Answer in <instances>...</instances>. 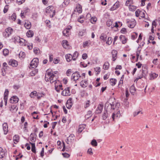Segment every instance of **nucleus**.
Wrapping results in <instances>:
<instances>
[{
    "label": "nucleus",
    "mask_w": 160,
    "mask_h": 160,
    "mask_svg": "<svg viewBox=\"0 0 160 160\" xmlns=\"http://www.w3.org/2000/svg\"><path fill=\"white\" fill-rule=\"evenodd\" d=\"M55 77L54 74L51 72V70L48 69L46 72L45 80L46 82H48L50 81L51 83H53L55 82L57 79L56 78H55Z\"/></svg>",
    "instance_id": "f257e3e1"
},
{
    "label": "nucleus",
    "mask_w": 160,
    "mask_h": 160,
    "mask_svg": "<svg viewBox=\"0 0 160 160\" xmlns=\"http://www.w3.org/2000/svg\"><path fill=\"white\" fill-rule=\"evenodd\" d=\"M104 109L105 110L108 111L109 113H110L112 110L115 109L114 102H112L111 103L108 101L105 104Z\"/></svg>",
    "instance_id": "f03ea898"
},
{
    "label": "nucleus",
    "mask_w": 160,
    "mask_h": 160,
    "mask_svg": "<svg viewBox=\"0 0 160 160\" xmlns=\"http://www.w3.org/2000/svg\"><path fill=\"white\" fill-rule=\"evenodd\" d=\"M46 13L50 14V16L51 17H52L55 15V11L54 10L53 7L52 6H49L46 9Z\"/></svg>",
    "instance_id": "7ed1b4c3"
},
{
    "label": "nucleus",
    "mask_w": 160,
    "mask_h": 160,
    "mask_svg": "<svg viewBox=\"0 0 160 160\" xmlns=\"http://www.w3.org/2000/svg\"><path fill=\"white\" fill-rule=\"evenodd\" d=\"M13 32V29L11 27H8L5 29V32L3 33V35L5 38H8L11 35Z\"/></svg>",
    "instance_id": "20e7f679"
},
{
    "label": "nucleus",
    "mask_w": 160,
    "mask_h": 160,
    "mask_svg": "<svg viewBox=\"0 0 160 160\" xmlns=\"http://www.w3.org/2000/svg\"><path fill=\"white\" fill-rule=\"evenodd\" d=\"M38 63V59L37 58H34L31 62L30 67L32 68H35L37 67Z\"/></svg>",
    "instance_id": "39448f33"
},
{
    "label": "nucleus",
    "mask_w": 160,
    "mask_h": 160,
    "mask_svg": "<svg viewBox=\"0 0 160 160\" xmlns=\"http://www.w3.org/2000/svg\"><path fill=\"white\" fill-rule=\"evenodd\" d=\"M62 94L64 96H68L70 95V88L68 87L65 88L62 92Z\"/></svg>",
    "instance_id": "423d86ee"
},
{
    "label": "nucleus",
    "mask_w": 160,
    "mask_h": 160,
    "mask_svg": "<svg viewBox=\"0 0 160 160\" xmlns=\"http://www.w3.org/2000/svg\"><path fill=\"white\" fill-rule=\"evenodd\" d=\"M79 72H74L72 75V78L74 81H76L79 78L81 77Z\"/></svg>",
    "instance_id": "0eeeda50"
},
{
    "label": "nucleus",
    "mask_w": 160,
    "mask_h": 160,
    "mask_svg": "<svg viewBox=\"0 0 160 160\" xmlns=\"http://www.w3.org/2000/svg\"><path fill=\"white\" fill-rule=\"evenodd\" d=\"M74 135L73 134H71L70 136L68 138L67 140L66 141V142L68 144H70L73 142L74 140Z\"/></svg>",
    "instance_id": "6e6552de"
},
{
    "label": "nucleus",
    "mask_w": 160,
    "mask_h": 160,
    "mask_svg": "<svg viewBox=\"0 0 160 160\" xmlns=\"http://www.w3.org/2000/svg\"><path fill=\"white\" fill-rule=\"evenodd\" d=\"M19 99L16 96L12 97L10 100V102L12 103H16L18 101Z\"/></svg>",
    "instance_id": "1a4fd4ad"
},
{
    "label": "nucleus",
    "mask_w": 160,
    "mask_h": 160,
    "mask_svg": "<svg viewBox=\"0 0 160 160\" xmlns=\"http://www.w3.org/2000/svg\"><path fill=\"white\" fill-rule=\"evenodd\" d=\"M36 134L32 133L30 135V140L32 142H34L36 140Z\"/></svg>",
    "instance_id": "9d476101"
},
{
    "label": "nucleus",
    "mask_w": 160,
    "mask_h": 160,
    "mask_svg": "<svg viewBox=\"0 0 160 160\" xmlns=\"http://www.w3.org/2000/svg\"><path fill=\"white\" fill-rule=\"evenodd\" d=\"M103 104H99L96 109V113H101L103 109Z\"/></svg>",
    "instance_id": "9b49d317"
},
{
    "label": "nucleus",
    "mask_w": 160,
    "mask_h": 160,
    "mask_svg": "<svg viewBox=\"0 0 160 160\" xmlns=\"http://www.w3.org/2000/svg\"><path fill=\"white\" fill-rule=\"evenodd\" d=\"M120 111H118L117 112H113L112 115V117L114 121V119L120 117Z\"/></svg>",
    "instance_id": "f8f14e48"
},
{
    "label": "nucleus",
    "mask_w": 160,
    "mask_h": 160,
    "mask_svg": "<svg viewBox=\"0 0 160 160\" xmlns=\"http://www.w3.org/2000/svg\"><path fill=\"white\" fill-rule=\"evenodd\" d=\"M110 113L108 111L105 110L102 115V118L103 120H106L109 116Z\"/></svg>",
    "instance_id": "ddd939ff"
},
{
    "label": "nucleus",
    "mask_w": 160,
    "mask_h": 160,
    "mask_svg": "<svg viewBox=\"0 0 160 160\" xmlns=\"http://www.w3.org/2000/svg\"><path fill=\"white\" fill-rule=\"evenodd\" d=\"M8 64L12 67H16L18 65V62L14 60H11L8 62Z\"/></svg>",
    "instance_id": "4468645a"
},
{
    "label": "nucleus",
    "mask_w": 160,
    "mask_h": 160,
    "mask_svg": "<svg viewBox=\"0 0 160 160\" xmlns=\"http://www.w3.org/2000/svg\"><path fill=\"white\" fill-rule=\"evenodd\" d=\"M72 100V98H70L69 99H68V101H67V103L66 104V106L67 107V108L68 109H70L71 107L72 106V103L71 102V101Z\"/></svg>",
    "instance_id": "2eb2a0df"
},
{
    "label": "nucleus",
    "mask_w": 160,
    "mask_h": 160,
    "mask_svg": "<svg viewBox=\"0 0 160 160\" xmlns=\"http://www.w3.org/2000/svg\"><path fill=\"white\" fill-rule=\"evenodd\" d=\"M3 129L4 131V134H7L8 131V124L6 123H4L2 125Z\"/></svg>",
    "instance_id": "dca6fc26"
},
{
    "label": "nucleus",
    "mask_w": 160,
    "mask_h": 160,
    "mask_svg": "<svg viewBox=\"0 0 160 160\" xmlns=\"http://www.w3.org/2000/svg\"><path fill=\"white\" fill-rule=\"evenodd\" d=\"M112 61H115L117 58V52L116 50H113L112 52Z\"/></svg>",
    "instance_id": "f3484780"
},
{
    "label": "nucleus",
    "mask_w": 160,
    "mask_h": 160,
    "mask_svg": "<svg viewBox=\"0 0 160 160\" xmlns=\"http://www.w3.org/2000/svg\"><path fill=\"white\" fill-rule=\"evenodd\" d=\"M62 45L63 48H68L69 45L68 42L66 40H63L62 42Z\"/></svg>",
    "instance_id": "a211bd4d"
},
{
    "label": "nucleus",
    "mask_w": 160,
    "mask_h": 160,
    "mask_svg": "<svg viewBox=\"0 0 160 160\" xmlns=\"http://www.w3.org/2000/svg\"><path fill=\"white\" fill-rule=\"evenodd\" d=\"M120 40L122 41V44H124L127 42L126 38L125 36L123 35H121L119 37Z\"/></svg>",
    "instance_id": "6ab92c4d"
},
{
    "label": "nucleus",
    "mask_w": 160,
    "mask_h": 160,
    "mask_svg": "<svg viewBox=\"0 0 160 160\" xmlns=\"http://www.w3.org/2000/svg\"><path fill=\"white\" fill-rule=\"evenodd\" d=\"M81 86L82 87L85 88L87 87L88 84L87 81L82 80L80 83Z\"/></svg>",
    "instance_id": "aec40b11"
},
{
    "label": "nucleus",
    "mask_w": 160,
    "mask_h": 160,
    "mask_svg": "<svg viewBox=\"0 0 160 160\" xmlns=\"http://www.w3.org/2000/svg\"><path fill=\"white\" fill-rule=\"evenodd\" d=\"M119 7V4H118V2H116L113 5L112 7L111 8L110 10L111 11H113L116 9H117Z\"/></svg>",
    "instance_id": "412c9836"
},
{
    "label": "nucleus",
    "mask_w": 160,
    "mask_h": 160,
    "mask_svg": "<svg viewBox=\"0 0 160 160\" xmlns=\"http://www.w3.org/2000/svg\"><path fill=\"white\" fill-rule=\"evenodd\" d=\"M5 152L4 151L3 148L0 147V158H4L5 156Z\"/></svg>",
    "instance_id": "4be33fe9"
},
{
    "label": "nucleus",
    "mask_w": 160,
    "mask_h": 160,
    "mask_svg": "<svg viewBox=\"0 0 160 160\" xmlns=\"http://www.w3.org/2000/svg\"><path fill=\"white\" fill-rule=\"evenodd\" d=\"M24 27L27 29H29L31 26V23L28 21H27L24 24Z\"/></svg>",
    "instance_id": "5701e85b"
},
{
    "label": "nucleus",
    "mask_w": 160,
    "mask_h": 160,
    "mask_svg": "<svg viewBox=\"0 0 160 160\" xmlns=\"http://www.w3.org/2000/svg\"><path fill=\"white\" fill-rule=\"evenodd\" d=\"M66 58L68 62H70L72 59V56L70 54H67L66 55Z\"/></svg>",
    "instance_id": "b1692460"
},
{
    "label": "nucleus",
    "mask_w": 160,
    "mask_h": 160,
    "mask_svg": "<svg viewBox=\"0 0 160 160\" xmlns=\"http://www.w3.org/2000/svg\"><path fill=\"white\" fill-rule=\"evenodd\" d=\"M139 113L141 114H142V112L140 109H138L135 111L133 113V116L134 117H136V116L138 115Z\"/></svg>",
    "instance_id": "393cba45"
},
{
    "label": "nucleus",
    "mask_w": 160,
    "mask_h": 160,
    "mask_svg": "<svg viewBox=\"0 0 160 160\" xmlns=\"http://www.w3.org/2000/svg\"><path fill=\"white\" fill-rule=\"evenodd\" d=\"M85 125L84 124H81L79 125L78 129V132H81L85 128Z\"/></svg>",
    "instance_id": "a878e982"
},
{
    "label": "nucleus",
    "mask_w": 160,
    "mask_h": 160,
    "mask_svg": "<svg viewBox=\"0 0 160 160\" xmlns=\"http://www.w3.org/2000/svg\"><path fill=\"white\" fill-rule=\"evenodd\" d=\"M30 143L32 145L31 150L33 153H35L36 152V151L35 149V146L34 143H31L30 142Z\"/></svg>",
    "instance_id": "bb28decb"
},
{
    "label": "nucleus",
    "mask_w": 160,
    "mask_h": 160,
    "mask_svg": "<svg viewBox=\"0 0 160 160\" xmlns=\"http://www.w3.org/2000/svg\"><path fill=\"white\" fill-rule=\"evenodd\" d=\"M33 32L32 31L28 30L27 33V36L28 37H32L33 36Z\"/></svg>",
    "instance_id": "cd10ccee"
},
{
    "label": "nucleus",
    "mask_w": 160,
    "mask_h": 160,
    "mask_svg": "<svg viewBox=\"0 0 160 160\" xmlns=\"http://www.w3.org/2000/svg\"><path fill=\"white\" fill-rule=\"evenodd\" d=\"M107 38V35L103 33L102 34L100 37V38L103 41H106Z\"/></svg>",
    "instance_id": "c85d7f7f"
},
{
    "label": "nucleus",
    "mask_w": 160,
    "mask_h": 160,
    "mask_svg": "<svg viewBox=\"0 0 160 160\" xmlns=\"http://www.w3.org/2000/svg\"><path fill=\"white\" fill-rule=\"evenodd\" d=\"M109 67V63L108 62H105L103 65V68L105 70L108 69Z\"/></svg>",
    "instance_id": "c756f323"
},
{
    "label": "nucleus",
    "mask_w": 160,
    "mask_h": 160,
    "mask_svg": "<svg viewBox=\"0 0 160 160\" xmlns=\"http://www.w3.org/2000/svg\"><path fill=\"white\" fill-rule=\"evenodd\" d=\"M30 96L32 98H34V96H37V97L38 93L36 91H33L31 93Z\"/></svg>",
    "instance_id": "7c9ffc66"
},
{
    "label": "nucleus",
    "mask_w": 160,
    "mask_h": 160,
    "mask_svg": "<svg viewBox=\"0 0 160 160\" xmlns=\"http://www.w3.org/2000/svg\"><path fill=\"white\" fill-rule=\"evenodd\" d=\"M13 139L14 141L16 142V143H17L19 142V137L18 135H15L13 137Z\"/></svg>",
    "instance_id": "2f4dec72"
},
{
    "label": "nucleus",
    "mask_w": 160,
    "mask_h": 160,
    "mask_svg": "<svg viewBox=\"0 0 160 160\" xmlns=\"http://www.w3.org/2000/svg\"><path fill=\"white\" fill-rule=\"evenodd\" d=\"M62 33L64 36H68L69 35V32L67 29H65L63 31Z\"/></svg>",
    "instance_id": "473e14b6"
},
{
    "label": "nucleus",
    "mask_w": 160,
    "mask_h": 160,
    "mask_svg": "<svg viewBox=\"0 0 160 160\" xmlns=\"http://www.w3.org/2000/svg\"><path fill=\"white\" fill-rule=\"evenodd\" d=\"M45 96V94L42 92H38V93L37 98L40 99L41 98Z\"/></svg>",
    "instance_id": "72a5a7b5"
},
{
    "label": "nucleus",
    "mask_w": 160,
    "mask_h": 160,
    "mask_svg": "<svg viewBox=\"0 0 160 160\" xmlns=\"http://www.w3.org/2000/svg\"><path fill=\"white\" fill-rule=\"evenodd\" d=\"M18 108H16V106L15 105H13L11 106L10 110L11 112H13L14 110L17 111Z\"/></svg>",
    "instance_id": "f704fd0d"
},
{
    "label": "nucleus",
    "mask_w": 160,
    "mask_h": 160,
    "mask_svg": "<svg viewBox=\"0 0 160 160\" xmlns=\"http://www.w3.org/2000/svg\"><path fill=\"white\" fill-rule=\"evenodd\" d=\"M112 41V38L111 37H109L106 42V43L108 45H110L111 44Z\"/></svg>",
    "instance_id": "c9c22d12"
},
{
    "label": "nucleus",
    "mask_w": 160,
    "mask_h": 160,
    "mask_svg": "<svg viewBox=\"0 0 160 160\" xmlns=\"http://www.w3.org/2000/svg\"><path fill=\"white\" fill-rule=\"evenodd\" d=\"M97 20V18L95 17H93L91 18L90 22L94 24L96 22Z\"/></svg>",
    "instance_id": "e433bc0d"
},
{
    "label": "nucleus",
    "mask_w": 160,
    "mask_h": 160,
    "mask_svg": "<svg viewBox=\"0 0 160 160\" xmlns=\"http://www.w3.org/2000/svg\"><path fill=\"white\" fill-rule=\"evenodd\" d=\"M110 82L112 85H114L116 82L117 80L115 79L111 78L110 79Z\"/></svg>",
    "instance_id": "4c0bfd02"
},
{
    "label": "nucleus",
    "mask_w": 160,
    "mask_h": 160,
    "mask_svg": "<svg viewBox=\"0 0 160 160\" xmlns=\"http://www.w3.org/2000/svg\"><path fill=\"white\" fill-rule=\"evenodd\" d=\"M78 12L79 13H81L82 12V8L80 5H78L76 7Z\"/></svg>",
    "instance_id": "58836bf2"
},
{
    "label": "nucleus",
    "mask_w": 160,
    "mask_h": 160,
    "mask_svg": "<svg viewBox=\"0 0 160 160\" xmlns=\"http://www.w3.org/2000/svg\"><path fill=\"white\" fill-rule=\"evenodd\" d=\"M129 8L130 11H133L135 10L136 9V7L133 5H131L129 7Z\"/></svg>",
    "instance_id": "ea45409f"
},
{
    "label": "nucleus",
    "mask_w": 160,
    "mask_h": 160,
    "mask_svg": "<svg viewBox=\"0 0 160 160\" xmlns=\"http://www.w3.org/2000/svg\"><path fill=\"white\" fill-rule=\"evenodd\" d=\"M158 76V74H156V73H152L151 75V79H153L155 78H156Z\"/></svg>",
    "instance_id": "a19ab883"
},
{
    "label": "nucleus",
    "mask_w": 160,
    "mask_h": 160,
    "mask_svg": "<svg viewBox=\"0 0 160 160\" xmlns=\"http://www.w3.org/2000/svg\"><path fill=\"white\" fill-rule=\"evenodd\" d=\"M91 144L92 145L94 146H97L98 145L95 139H93L92 140L91 142Z\"/></svg>",
    "instance_id": "79ce46f5"
},
{
    "label": "nucleus",
    "mask_w": 160,
    "mask_h": 160,
    "mask_svg": "<svg viewBox=\"0 0 160 160\" xmlns=\"http://www.w3.org/2000/svg\"><path fill=\"white\" fill-rule=\"evenodd\" d=\"M19 40V42L21 45H25V44L24 43L25 41V40L22 38L21 39H20Z\"/></svg>",
    "instance_id": "37998d69"
},
{
    "label": "nucleus",
    "mask_w": 160,
    "mask_h": 160,
    "mask_svg": "<svg viewBox=\"0 0 160 160\" xmlns=\"http://www.w3.org/2000/svg\"><path fill=\"white\" fill-rule=\"evenodd\" d=\"M3 53L4 55L6 56L9 53V50L7 49H5L3 50Z\"/></svg>",
    "instance_id": "c03bdc74"
},
{
    "label": "nucleus",
    "mask_w": 160,
    "mask_h": 160,
    "mask_svg": "<svg viewBox=\"0 0 160 160\" xmlns=\"http://www.w3.org/2000/svg\"><path fill=\"white\" fill-rule=\"evenodd\" d=\"M25 53L24 52H21L19 54V56L20 58H23L25 57Z\"/></svg>",
    "instance_id": "a18cd8bd"
},
{
    "label": "nucleus",
    "mask_w": 160,
    "mask_h": 160,
    "mask_svg": "<svg viewBox=\"0 0 160 160\" xmlns=\"http://www.w3.org/2000/svg\"><path fill=\"white\" fill-rule=\"evenodd\" d=\"M38 72V70L36 69H35L32 71L30 73V75L31 76H33L35 75Z\"/></svg>",
    "instance_id": "49530a36"
},
{
    "label": "nucleus",
    "mask_w": 160,
    "mask_h": 160,
    "mask_svg": "<svg viewBox=\"0 0 160 160\" xmlns=\"http://www.w3.org/2000/svg\"><path fill=\"white\" fill-rule=\"evenodd\" d=\"M90 101L89 100H88L85 103V104L84 106V108H86L89 107L90 106Z\"/></svg>",
    "instance_id": "de8ad7c7"
},
{
    "label": "nucleus",
    "mask_w": 160,
    "mask_h": 160,
    "mask_svg": "<svg viewBox=\"0 0 160 160\" xmlns=\"http://www.w3.org/2000/svg\"><path fill=\"white\" fill-rule=\"evenodd\" d=\"M95 71L96 72H97V74H98V73L100 72L101 71V69L99 67H97L94 68Z\"/></svg>",
    "instance_id": "09e8293b"
},
{
    "label": "nucleus",
    "mask_w": 160,
    "mask_h": 160,
    "mask_svg": "<svg viewBox=\"0 0 160 160\" xmlns=\"http://www.w3.org/2000/svg\"><path fill=\"white\" fill-rule=\"evenodd\" d=\"M8 5H6L4 9L3 12L4 13H6L8 10Z\"/></svg>",
    "instance_id": "8fccbe9b"
},
{
    "label": "nucleus",
    "mask_w": 160,
    "mask_h": 160,
    "mask_svg": "<svg viewBox=\"0 0 160 160\" xmlns=\"http://www.w3.org/2000/svg\"><path fill=\"white\" fill-rule=\"evenodd\" d=\"M141 11L139 9L137 10L135 12V14L137 17H138L139 16V14Z\"/></svg>",
    "instance_id": "3c124183"
},
{
    "label": "nucleus",
    "mask_w": 160,
    "mask_h": 160,
    "mask_svg": "<svg viewBox=\"0 0 160 160\" xmlns=\"http://www.w3.org/2000/svg\"><path fill=\"white\" fill-rule=\"evenodd\" d=\"M90 42V41H87L83 42V47L85 48L87 46H88V45Z\"/></svg>",
    "instance_id": "603ef678"
},
{
    "label": "nucleus",
    "mask_w": 160,
    "mask_h": 160,
    "mask_svg": "<svg viewBox=\"0 0 160 160\" xmlns=\"http://www.w3.org/2000/svg\"><path fill=\"white\" fill-rule=\"evenodd\" d=\"M9 91L8 89H6L5 90L4 95V97H8V95Z\"/></svg>",
    "instance_id": "864d4df0"
},
{
    "label": "nucleus",
    "mask_w": 160,
    "mask_h": 160,
    "mask_svg": "<svg viewBox=\"0 0 160 160\" xmlns=\"http://www.w3.org/2000/svg\"><path fill=\"white\" fill-rule=\"evenodd\" d=\"M127 99H125L124 101V105L126 106V107L127 108H128L129 107V103L128 102H127Z\"/></svg>",
    "instance_id": "5fc2aeb1"
},
{
    "label": "nucleus",
    "mask_w": 160,
    "mask_h": 160,
    "mask_svg": "<svg viewBox=\"0 0 160 160\" xmlns=\"http://www.w3.org/2000/svg\"><path fill=\"white\" fill-rule=\"evenodd\" d=\"M130 89L131 92L132 93L133 92V91H136L135 87L133 85H132L131 86Z\"/></svg>",
    "instance_id": "6e6d98bb"
},
{
    "label": "nucleus",
    "mask_w": 160,
    "mask_h": 160,
    "mask_svg": "<svg viewBox=\"0 0 160 160\" xmlns=\"http://www.w3.org/2000/svg\"><path fill=\"white\" fill-rule=\"evenodd\" d=\"M112 24V22L110 20H108L107 22V25L108 27L110 26Z\"/></svg>",
    "instance_id": "4d7b16f0"
},
{
    "label": "nucleus",
    "mask_w": 160,
    "mask_h": 160,
    "mask_svg": "<svg viewBox=\"0 0 160 160\" xmlns=\"http://www.w3.org/2000/svg\"><path fill=\"white\" fill-rule=\"evenodd\" d=\"M147 74V72L146 71L145 72V71L143 70H142V72L141 73L142 75V76H143V77H144V78H145V77L146 76V75H147L146 74Z\"/></svg>",
    "instance_id": "13d9d810"
},
{
    "label": "nucleus",
    "mask_w": 160,
    "mask_h": 160,
    "mask_svg": "<svg viewBox=\"0 0 160 160\" xmlns=\"http://www.w3.org/2000/svg\"><path fill=\"white\" fill-rule=\"evenodd\" d=\"M71 70L70 69H68L66 72V75L67 76H69L71 74Z\"/></svg>",
    "instance_id": "bf43d9fd"
},
{
    "label": "nucleus",
    "mask_w": 160,
    "mask_h": 160,
    "mask_svg": "<svg viewBox=\"0 0 160 160\" xmlns=\"http://www.w3.org/2000/svg\"><path fill=\"white\" fill-rule=\"evenodd\" d=\"M87 152L88 154H89L90 155H92L93 154L92 149L91 148H89Z\"/></svg>",
    "instance_id": "052dcab7"
},
{
    "label": "nucleus",
    "mask_w": 160,
    "mask_h": 160,
    "mask_svg": "<svg viewBox=\"0 0 160 160\" xmlns=\"http://www.w3.org/2000/svg\"><path fill=\"white\" fill-rule=\"evenodd\" d=\"M62 155L63 157L66 158H68L69 157L70 155L67 153H62Z\"/></svg>",
    "instance_id": "680f3d73"
},
{
    "label": "nucleus",
    "mask_w": 160,
    "mask_h": 160,
    "mask_svg": "<svg viewBox=\"0 0 160 160\" xmlns=\"http://www.w3.org/2000/svg\"><path fill=\"white\" fill-rule=\"evenodd\" d=\"M39 51V49L38 48H33V52L34 53L36 54H37L38 53V51Z\"/></svg>",
    "instance_id": "e2e57ef3"
},
{
    "label": "nucleus",
    "mask_w": 160,
    "mask_h": 160,
    "mask_svg": "<svg viewBox=\"0 0 160 160\" xmlns=\"http://www.w3.org/2000/svg\"><path fill=\"white\" fill-rule=\"evenodd\" d=\"M84 19L83 18L80 17L78 19V21L81 23H82L83 22Z\"/></svg>",
    "instance_id": "0e129e2a"
},
{
    "label": "nucleus",
    "mask_w": 160,
    "mask_h": 160,
    "mask_svg": "<svg viewBox=\"0 0 160 160\" xmlns=\"http://www.w3.org/2000/svg\"><path fill=\"white\" fill-rule=\"evenodd\" d=\"M25 0H17V2L19 4H21L23 3Z\"/></svg>",
    "instance_id": "69168bd1"
},
{
    "label": "nucleus",
    "mask_w": 160,
    "mask_h": 160,
    "mask_svg": "<svg viewBox=\"0 0 160 160\" xmlns=\"http://www.w3.org/2000/svg\"><path fill=\"white\" fill-rule=\"evenodd\" d=\"M16 14L15 13H14L11 16V19L14 21L16 20Z\"/></svg>",
    "instance_id": "338daca9"
},
{
    "label": "nucleus",
    "mask_w": 160,
    "mask_h": 160,
    "mask_svg": "<svg viewBox=\"0 0 160 160\" xmlns=\"http://www.w3.org/2000/svg\"><path fill=\"white\" fill-rule=\"evenodd\" d=\"M135 25V22L133 23L132 24H129L128 25L129 27L131 28H133Z\"/></svg>",
    "instance_id": "774afa93"
}]
</instances>
